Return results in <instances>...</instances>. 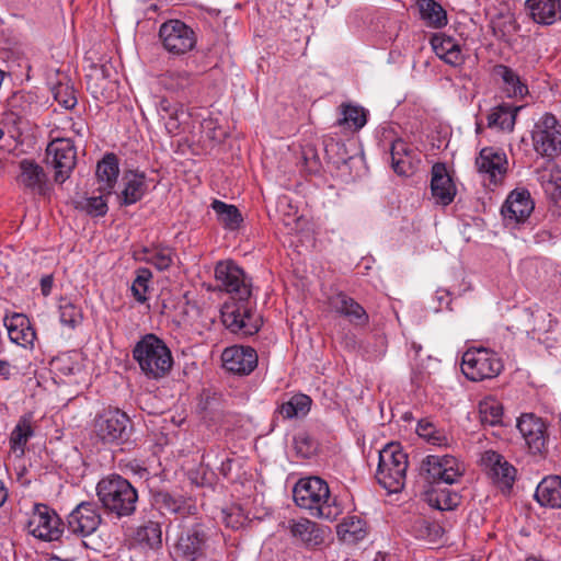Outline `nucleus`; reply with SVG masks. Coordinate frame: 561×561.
I'll return each mask as SVG.
<instances>
[{
	"label": "nucleus",
	"instance_id": "obj_1",
	"mask_svg": "<svg viewBox=\"0 0 561 561\" xmlns=\"http://www.w3.org/2000/svg\"><path fill=\"white\" fill-rule=\"evenodd\" d=\"M293 497L296 505L308 511L312 517L334 519L340 514L328 483L319 477L299 479L294 486Z\"/></svg>",
	"mask_w": 561,
	"mask_h": 561
},
{
	"label": "nucleus",
	"instance_id": "obj_2",
	"mask_svg": "<svg viewBox=\"0 0 561 561\" xmlns=\"http://www.w3.org/2000/svg\"><path fill=\"white\" fill-rule=\"evenodd\" d=\"M133 357L148 379H161L169 374L173 357L165 342L156 334L144 335L133 348Z\"/></svg>",
	"mask_w": 561,
	"mask_h": 561
},
{
	"label": "nucleus",
	"instance_id": "obj_3",
	"mask_svg": "<svg viewBox=\"0 0 561 561\" xmlns=\"http://www.w3.org/2000/svg\"><path fill=\"white\" fill-rule=\"evenodd\" d=\"M96 494L103 507L117 517H128L136 511L138 492L119 474H108L101 479Z\"/></svg>",
	"mask_w": 561,
	"mask_h": 561
},
{
	"label": "nucleus",
	"instance_id": "obj_4",
	"mask_svg": "<svg viewBox=\"0 0 561 561\" xmlns=\"http://www.w3.org/2000/svg\"><path fill=\"white\" fill-rule=\"evenodd\" d=\"M408 467V454L402 446L399 443L387 444L379 451L376 479L388 492L397 493L405 484Z\"/></svg>",
	"mask_w": 561,
	"mask_h": 561
},
{
	"label": "nucleus",
	"instance_id": "obj_5",
	"mask_svg": "<svg viewBox=\"0 0 561 561\" xmlns=\"http://www.w3.org/2000/svg\"><path fill=\"white\" fill-rule=\"evenodd\" d=\"M502 369V359L489 348H469L462 355L461 371L469 380L492 379L500 375Z\"/></svg>",
	"mask_w": 561,
	"mask_h": 561
},
{
	"label": "nucleus",
	"instance_id": "obj_6",
	"mask_svg": "<svg viewBox=\"0 0 561 561\" xmlns=\"http://www.w3.org/2000/svg\"><path fill=\"white\" fill-rule=\"evenodd\" d=\"M535 151L546 158L561 156V124L551 113L542 114L531 130Z\"/></svg>",
	"mask_w": 561,
	"mask_h": 561
},
{
	"label": "nucleus",
	"instance_id": "obj_7",
	"mask_svg": "<svg viewBox=\"0 0 561 561\" xmlns=\"http://www.w3.org/2000/svg\"><path fill=\"white\" fill-rule=\"evenodd\" d=\"M131 425L128 415L119 409H107L98 414L93 432L104 444H122L128 439Z\"/></svg>",
	"mask_w": 561,
	"mask_h": 561
},
{
	"label": "nucleus",
	"instance_id": "obj_8",
	"mask_svg": "<svg viewBox=\"0 0 561 561\" xmlns=\"http://www.w3.org/2000/svg\"><path fill=\"white\" fill-rule=\"evenodd\" d=\"M159 38L163 48L173 56H183L196 46V34L180 20H169L161 24Z\"/></svg>",
	"mask_w": 561,
	"mask_h": 561
},
{
	"label": "nucleus",
	"instance_id": "obj_9",
	"mask_svg": "<svg viewBox=\"0 0 561 561\" xmlns=\"http://www.w3.org/2000/svg\"><path fill=\"white\" fill-rule=\"evenodd\" d=\"M215 279L221 290L232 295L240 301L251 296V283L243 270L232 261L218 262L215 267Z\"/></svg>",
	"mask_w": 561,
	"mask_h": 561
},
{
	"label": "nucleus",
	"instance_id": "obj_10",
	"mask_svg": "<svg viewBox=\"0 0 561 561\" xmlns=\"http://www.w3.org/2000/svg\"><path fill=\"white\" fill-rule=\"evenodd\" d=\"M30 535L45 541L58 540L64 525L58 514L45 504H36L26 525Z\"/></svg>",
	"mask_w": 561,
	"mask_h": 561
},
{
	"label": "nucleus",
	"instance_id": "obj_11",
	"mask_svg": "<svg viewBox=\"0 0 561 561\" xmlns=\"http://www.w3.org/2000/svg\"><path fill=\"white\" fill-rule=\"evenodd\" d=\"M46 161L55 169V180L65 182L76 165L77 152L72 140L56 138L46 148Z\"/></svg>",
	"mask_w": 561,
	"mask_h": 561
},
{
	"label": "nucleus",
	"instance_id": "obj_12",
	"mask_svg": "<svg viewBox=\"0 0 561 561\" xmlns=\"http://www.w3.org/2000/svg\"><path fill=\"white\" fill-rule=\"evenodd\" d=\"M210 542L208 529L202 524H195L179 537L175 552L186 561H197L206 556Z\"/></svg>",
	"mask_w": 561,
	"mask_h": 561
},
{
	"label": "nucleus",
	"instance_id": "obj_13",
	"mask_svg": "<svg viewBox=\"0 0 561 561\" xmlns=\"http://www.w3.org/2000/svg\"><path fill=\"white\" fill-rule=\"evenodd\" d=\"M224 325L233 333L252 335L260 329V319L244 304L227 302L221 308Z\"/></svg>",
	"mask_w": 561,
	"mask_h": 561
},
{
	"label": "nucleus",
	"instance_id": "obj_14",
	"mask_svg": "<svg viewBox=\"0 0 561 561\" xmlns=\"http://www.w3.org/2000/svg\"><path fill=\"white\" fill-rule=\"evenodd\" d=\"M423 468L434 482L454 484L465 472V466L451 455H430L423 461Z\"/></svg>",
	"mask_w": 561,
	"mask_h": 561
},
{
	"label": "nucleus",
	"instance_id": "obj_15",
	"mask_svg": "<svg viewBox=\"0 0 561 561\" xmlns=\"http://www.w3.org/2000/svg\"><path fill=\"white\" fill-rule=\"evenodd\" d=\"M481 466L492 482L502 491H510L516 479V469L501 454L486 450L481 455Z\"/></svg>",
	"mask_w": 561,
	"mask_h": 561
},
{
	"label": "nucleus",
	"instance_id": "obj_16",
	"mask_svg": "<svg viewBox=\"0 0 561 561\" xmlns=\"http://www.w3.org/2000/svg\"><path fill=\"white\" fill-rule=\"evenodd\" d=\"M102 516L95 502H81L68 515V530L75 535L87 537L100 526Z\"/></svg>",
	"mask_w": 561,
	"mask_h": 561
},
{
	"label": "nucleus",
	"instance_id": "obj_17",
	"mask_svg": "<svg viewBox=\"0 0 561 561\" xmlns=\"http://www.w3.org/2000/svg\"><path fill=\"white\" fill-rule=\"evenodd\" d=\"M476 167L484 181L497 185L502 183L507 172L506 154L492 147H485L476 158Z\"/></svg>",
	"mask_w": 561,
	"mask_h": 561
},
{
	"label": "nucleus",
	"instance_id": "obj_18",
	"mask_svg": "<svg viewBox=\"0 0 561 561\" xmlns=\"http://www.w3.org/2000/svg\"><path fill=\"white\" fill-rule=\"evenodd\" d=\"M221 362L227 371L245 376L257 366V354L250 346L233 345L224 350Z\"/></svg>",
	"mask_w": 561,
	"mask_h": 561
},
{
	"label": "nucleus",
	"instance_id": "obj_19",
	"mask_svg": "<svg viewBox=\"0 0 561 561\" xmlns=\"http://www.w3.org/2000/svg\"><path fill=\"white\" fill-rule=\"evenodd\" d=\"M517 428L531 454L537 455L545 450L547 425L540 417L533 413L522 414L517 420Z\"/></svg>",
	"mask_w": 561,
	"mask_h": 561
},
{
	"label": "nucleus",
	"instance_id": "obj_20",
	"mask_svg": "<svg viewBox=\"0 0 561 561\" xmlns=\"http://www.w3.org/2000/svg\"><path fill=\"white\" fill-rule=\"evenodd\" d=\"M288 530L293 538L300 541L308 549H316L323 545L329 535L328 527L304 517L290 519Z\"/></svg>",
	"mask_w": 561,
	"mask_h": 561
},
{
	"label": "nucleus",
	"instance_id": "obj_21",
	"mask_svg": "<svg viewBox=\"0 0 561 561\" xmlns=\"http://www.w3.org/2000/svg\"><path fill=\"white\" fill-rule=\"evenodd\" d=\"M431 193L435 204L447 206L457 194V187L445 163L437 162L431 170Z\"/></svg>",
	"mask_w": 561,
	"mask_h": 561
},
{
	"label": "nucleus",
	"instance_id": "obj_22",
	"mask_svg": "<svg viewBox=\"0 0 561 561\" xmlns=\"http://www.w3.org/2000/svg\"><path fill=\"white\" fill-rule=\"evenodd\" d=\"M535 204L530 193L525 190H514L502 206V215L507 224H523L530 216Z\"/></svg>",
	"mask_w": 561,
	"mask_h": 561
},
{
	"label": "nucleus",
	"instance_id": "obj_23",
	"mask_svg": "<svg viewBox=\"0 0 561 561\" xmlns=\"http://www.w3.org/2000/svg\"><path fill=\"white\" fill-rule=\"evenodd\" d=\"M328 304L332 311L346 318L353 325L365 327L369 321L366 310L352 297L342 291L330 296Z\"/></svg>",
	"mask_w": 561,
	"mask_h": 561
},
{
	"label": "nucleus",
	"instance_id": "obj_24",
	"mask_svg": "<svg viewBox=\"0 0 561 561\" xmlns=\"http://www.w3.org/2000/svg\"><path fill=\"white\" fill-rule=\"evenodd\" d=\"M390 154L391 167L399 175L412 174L420 163L416 151L402 139L392 142Z\"/></svg>",
	"mask_w": 561,
	"mask_h": 561
},
{
	"label": "nucleus",
	"instance_id": "obj_25",
	"mask_svg": "<svg viewBox=\"0 0 561 561\" xmlns=\"http://www.w3.org/2000/svg\"><path fill=\"white\" fill-rule=\"evenodd\" d=\"M4 325L11 342L24 348H32L36 339V333L30 319L22 313H14L4 319Z\"/></svg>",
	"mask_w": 561,
	"mask_h": 561
},
{
	"label": "nucleus",
	"instance_id": "obj_26",
	"mask_svg": "<svg viewBox=\"0 0 561 561\" xmlns=\"http://www.w3.org/2000/svg\"><path fill=\"white\" fill-rule=\"evenodd\" d=\"M530 19L540 25H552L561 20V0H526Z\"/></svg>",
	"mask_w": 561,
	"mask_h": 561
},
{
	"label": "nucleus",
	"instance_id": "obj_27",
	"mask_svg": "<svg viewBox=\"0 0 561 561\" xmlns=\"http://www.w3.org/2000/svg\"><path fill=\"white\" fill-rule=\"evenodd\" d=\"M20 174L16 178L18 184L25 190L36 194H44L46 191L47 176L43 168L33 160L24 159L20 162Z\"/></svg>",
	"mask_w": 561,
	"mask_h": 561
},
{
	"label": "nucleus",
	"instance_id": "obj_28",
	"mask_svg": "<svg viewBox=\"0 0 561 561\" xmlns=\"http://www.w3.org/2000/svg\"><path fill=\"white\" fill-rule=\"evenodd\" d=\"M431 45L436 56L453 67H460L465 61L461 46L450 36L435 34L431 38Z\"/></svg>",
	"mask_w": 561,
	"mask_h": 561
},
{
	"label": "nucleus",
	"instance_id": "obj_29",
	"mask_svg": "<svg viewBox=\"0 0 561 561\" xmlns=\"http://www.w3.org/2000/svg\"><path fill=\"white\" fill-rule=\"evenodd\" d=\"M154 504L163 514L185 517L196 513V506L191 500L182 495H173L169 492H158L154 495Z\"/></svg>",
	"mask_w": 561,
	"mask_h": 561
},
{
	"label": "nucleus",
	"instance_id": "obj_30",
	"mask_svg": "<svg viewBox=\"0 0 561 561\" xmlns=\"http://www.w3.org/2000/svg\"><path fill=\"white\" fill-rule=\"evenodd\" d=\"M339 539L346 545L364 540L368 534L367 523L357 515H348L336 525Z\"/></svg>",
	"mask_w": 561,
	"mask_h": 561
},
{
	"label": "nucleus",
	"instance_id": "obj_31",
	"mask_svg": "<svg viewBox=\"0 0 561 561\" xmlns=\"http://www.w3.org/2000/svg\"><path fill=\"white\" fill-rule=\"evenodd\" d=\"M157 110L160 117L164 121L168 133L170 135H178L182 123L187 117L184 106L178 102L162 98L158 103Z\"/></svg>",
	"mask_w": 561,
	"mask_h": 561
},
{
	"label": "nucleus",
	"instance_id": "obj_32",
	"mask_svg": "<svg viewBox=\"0 0 561 561\" xmlns=\"http://www.w3.org/2000/svg\"><path fill=\"white\" fill-rule=\"evenodd\" d=\"M119 173L118 161L115 154H106L96 165L98 191L102 194H112Z\"/></svg>",
	"mask_w": 561,
	"mask_h": 561
},
{
	"label": "nucleus",
	"instance_id": "obj_33",
	"mask_svg": "<svg viewBox=\"0 0 561 561\" xmlns=\"http://www.w3.org/2000/svg\"><path fill=\"white\" fill-rule=\"evenodd\" d=\"M535 499L542 506L561 508V477L549 476L537 485Z\"/></svg>",
	"mask_w": 561,
	"mask_h": 561
},
{
	"label": "nucleus",
	"instance_id": "obj_34",
	"mask_svg": "<svg viewBox=\"0 0 561 561\" xmlns=\"http://www.w3.org/2000/svg\"><path fill=\"white\" fill-rule=\"evenodd\" d=\"M174 251L165 245L145 247L136 253V259L153 265L159 271L168 270L174 262Z\"/></svg>",
	"mask_w": 561,
	"mask_h": 561
},
{
	"label": "nucleus",
	"instance_id": "obj_35",
	"mask_svg": "<svg viewBox=\"0 0 561 561\" xmlns=\"http://www.w3.org/2000/svg\"><path fill=\"white\" fill-rule=\"evenodd\" d=\"M124 188L121 194L122 204L133 205L140 201L147 192L144 173L129 171L123 178Z\"/></svg>",
	"mask_w": 561,
	"mask_h": 561
},
{
	"label": "nucleus",
	"instance_id": "obj_36",
	"mask_svg": "<svg viewBox=\"0 0 561 561\" xmlns=\"http://www.w3.org/2000/svg\"><path fill=\"white\" fill-rule=\"evenodd\" d=\"M522 106L501 104L492 108L488 115V126L502 131H512L515 126L516 116Z\"/></svg>",
	"mask_w": 561,
	"mask_h": 561
},
{
	"label": "nucleus",
	"instance_id": "obj_37",
	"mask_svg": "<svg viewBox=\"0 0 561 561\" xmlns=\"http://www.w3.org/2000/svg\"><path fill=\"white\" fill-rule=\"evenodd\" d=\"M34 436V427L30 416H22L10 435V449L16 457L25 454L28 440Z\"/></svg>",
	"mask_w": 561,
	"mask_h": 561
},
{
	"label": "nucleus",
	"instance_id": "obj_38",
	"mask_svg": "<svg viewBox=\"0 0 561 561\" xmlns=\"http://www.w3.org/2000/svg\"><path fill=\"white\" fill-rule=\"evenodd\" d=\"M538 181L546 194L556 203L561 202V169L553 163L537 170Z\"/></svg>",
	"mask_w": 561,
	"mask_h": 561
},
{
	"label": "nucleus",
	"instance_id": "obj_39",
	"mask_svg": "<svg viewBox=\"0 0 561 561\" xmlns=\"http://www.w3.org/2000/svg\"><path fill=\"white\" fill-rule=\"evenodd\" d=\"M494 75L502 79L503 89L508 98L524 96L528 93V88L522 82L519 76L505 65L494 67Z\"/></svg>",
	"mask_w": 561,
	"mask_h": 561
},
{
	"label": "nucleus",
	"instance_id": "obj_40",
	"mask_svg": "<svg viewBox=\"0 0 561 561\" xmlns=\"http://www.w3.org/2000/svg\"><path fill=\"white\" fill-rule=\"evenodd\" d=\"M51 365L57 374L62 377L75 378V382H79V377L83 374L82 364L77 352L57 356Z\"/></svg>",
	"mask_w": 561,
	"mask_h": 561
},
{
	"label": "nucleus",
	"instance_id": "obj_41",
	"mask_svg": "<svg viewBox=\"0 0 561 561\" xmlns=\"http://www.w3.org/2000/svg\"><path fill=\"white\" fill-rule=\"evenodd\" d=\"M416 434L428 444L437 447H447L450 444L449 435L438 428L431 420L422 419L417 422Z\"/></svg>",
	"mask_w": 561,
	"mask_h": 561
},
{
	"label": "nucleus",
	"instance_id": "obj_42",
	"mask_svg": "<svg viewBox=\"0 0 561 561\" xmlns=\"http://www.w3.org/2000/svg\"><path fill=\"white\" fill-rule=\"evenodd\" d=\"M421 19L431 27H443L447 24L446 11L434 0H419Z\"/></svg>",
	"mask_w": 561,
	"mask_h": 561
},
{
	"label": "nucleus",
	"instance_id": "obj_43",
	"mask_svg": "<svg viewBox=\"0 0 561 561\" xmlns=\"http://www.w3.org/2000/svg\"><path fill=\"white\" fill-rule=\"evenodd\" d=\"M311 399L307 394H294L288 401L284 402L278 412L283 419L290 420L294 417H302L308 414L311 408Z\"/></svg>",
	"mask_w": 561,
	"mask_h": 561
},
{
	"label": "nucleus",
	"instance_id": "obj_44",
	"mask_svg": "<svg viewBox=\"0 0 561 561\" xmlns=\"http://www.w3.org/2000/svg\"><path fill=\"white\" fill-rule=\"evenodd\" d=\"M341 117L337 123L340 126H346L350 129L358 130L367 123V112L364 107L352 104H342L340 106Z\"/></svg>",
	"mask_w": 561,
	"mask_h": 561
},
{
	"label": "nucleus",
	"instance_id": "obj_45",
	"mask_svg": "<svg viewBox=\"0 0 561 561\" xmlns=\"http://www.w3.org/2000/svg\"><path fill=\"white\" fill-rule=\"evenodd\" d=\"M479 415L482 424L497 425L503 417V405L494 397H486L479 402Z\"/></svg>",
	"mask_w": 561,
	"mask_h": 561
},
{
	"label": "nucleus",
	"instance_id": "obj_46",
	"mask_svg": "<svg viewBox=\"0 0 561 561\" xmlns=\"http://www.w3.org/2000/svg\"><path fill=\"white\" fill-rule=\"evenodd\" d=\"M211 208L216 213L218 221L227 229L234 230L242 221L241 214L234 205L215 199L211 203Z\"/></svg>",
	"mask_w": 561,
	"mask_h": 561
},
{
	"label": "nucleus",
	"instance_id": "obj_47",
	"mask_svg": "<svg viewBox=\"0 0 561 561\" xmlns=\"http://www.w3.org/2000/svg\"><path fill=\"white\" fill-rule=\"evenodd\" d=\"M159 82L164 89L178 92L190 87L192 78L185 70H169L160 76Z\"/></svg>",
	"mask_w": 561,
	"mask_h": 561
},
{
	"label": "nucleus",
	"instance_id": "obj_48",
	"mask_svg": "<svg viewBox=\"0 0 561 561\" xmlns=\"http://www.w3.org/2000/svg\"><path fill=\"white\" fill-rule=\"evenodd\" d=\"M151 278L152 273L149 268L141 267L136 271V277L131 283L130 290L139 304H145L148 300L147 294Z\"/></svg>",
	"mask_w": 561,
	"mask_h": 561
},
{
	"label": "nucleus",
	"instance_id": "obj_49",
	"mask_svg": "<svg viewBox=\"0 0 561 561\" xmlns=\"http://www.w3.org/2000/svg\"><path fill=\"white\" fill-rule=\"evenodd\" d=\"M59 318L64 325L75 329L81 324L83 314L80 307L68 299H61L59 304Z\"/></svg>",
	"mask_w": 561,
	"mask_h": 561
},
{
	"label": "nucleus",
	"instance_id": "obj_50",
	"mask_svg": "<svg viewBox=\"0 0 561 561\" xmlns=\"http://www.w3.org/2000/svg\"><path fill=\"white\" fill-rule=\"evenodd\" d=\"M55 100L65 108L71 110L77 105L73 87L69 82H59L53 88Z\"/></svg>",
	"mask_w": 561,
	"mask_h": 561
},
{
	"label": "nucleus",
	"instance_id": "obj_51",
	"mask_svg": "<svg viewBox=\"0 0 561 561\" xmlns=\"http://www.w3.org/2000/svg\"><path fill=\"white\" fill-rule=\"evenodd\" d=\"M430 504L439 511L454 510L459 502V497L456 493L449 491H434L428 497Z\"/></svg>",
	"mask_w": 561,
	"mask_h": 561
},
{
	"label": "nucleus",
	"instance_id": "obj_52",
	"mask_svg": "<svg viewBox=\"0 0 561 561\" xmlns=\"http://www.w3.org/2000/svg\"><path fill=\"white\" fill-rule=\"evenodd\" d=\"M105 195L101 193L100 196L87 197L79 202V206L91 216H104L108 209L107 203L104 199Z\"/></svg>",
	"mask_w": 561,
	"mask_h": 561
},
{
	"label": "nucleus",
	"instance_id": "obj_53",
	"mask_svg": "<svg viewBox=\"0 0 561 561\" xmlns=\"http://www.w3.org/2000/svg\"><path fill=\"white\" fill-rule=\"evenodd\" d=\"M531 323L533 332H548L552 329L554 319L551 313L543 309H536L528 313Z\"/></svg>",
	"mask_w": 561,
	"mask_h": 561
},
{
	"label": "nucleus",
	"instance_id": "obj_54",
	"mask_svg": "<svg viewBox=\"0 0 561 561\" xmlns=\"http://www.w3.org/2000/svg\"><path fill=\"white\" fill-rule=\"evenodd\" d=\"M295 445L297 451L304 457H307L312 451L310 439L305 435L295 437Z\"/></svg>",
	"mask_w": 561,
	"mask_h": 561
},
{
	"label": "nucleus",
	"instance_id": "obj_55",
	"mask_svg": "<svg viewBox=\"0 0 561 561\" xmlns=\"http://www.w3.org/2000/svg\"><path fill=\"white\" fill-rule=\"evenodd\" d=\"M149 535H152L154 538L160 541L161 530L157 524L150 523L149 525L142 527L138 531V536L140 537H149Z\"/></svg>",
	"mask_w": 561,
	"mask_h": 561
},
{
	"label": "nucleus",
	"instance_id": "obj_56",
	"mask_svg": "<svg viewBox=\"0 0 561 561\" xmlns=\"http://www.w3.org/2000/svg\"><path fill=\"white\" fill-rule=\"evenodd\" d=\"M54 278L51 275L43 276L41 279V290L44 296H48L51 293Z\"/></svg>",
	"mask_w": 561,
	"mask_h": 561
},
{
	"label": "nucleus",
	"instance_id": "obj_57",
	"mask_svg": "<svg viewBox=\"0 0 561 561\" xmlns=\"http://www.w3.org/2000/svg\"><path fill=\"white\" fill-rule=\"evenodd\" d=\"M70 130L78 137H83L85 131V123L82 119L77 122L70 121Z\"/></svg>",
	"mask_w": 561,
	"mask_h": 561
},
{
	"label": "nucleus",
	"instance_id": "obj_58",
	"mask_svg": "<svg viewBox=\"0 0 561 561\" xmlns=\"http://www.w3.org/2000/svg\"><path fill=\"white\" fill-rule=\"evenodd\" d=\"M435 298L438 301V308L436 310L443 309V305H445L446 308H448L450 304L449 294L446 290H437Z\"/></svg>",
	"mask_w": 561,
	"mask_h": 561
},
{
	"label": "nucleus",
	"instance_id": "obj_59",
	"mask_svg": "<svg viewBox=\"0 0 561 561\" xmlns=\"http://www.w3.org/2000/svg\"><path fill=\"white\" fill-rule=\"evenodd\" d=\"M231 462H232V460L230 458H226L225 460L221 461L220 472L225 477H227L231 470Z\"/></svg>",
	"mask_w": 561,
	"mask_h": 561
},
{
	"label": "nucleus",
	"instance_id": "obj_60",
	"mask_svg": "<svg viewBox=\"0 0 561 561\" xmlns=\"http://www.w3.org/2000/svg\"><path fill=\"white\" fill-rule=\"evenodd\" d=\"M224 514H225L224 522L227 524V526L232 527V528H238L241 525L240 520H232L231 514H227L226 512H224Z\"/></svg>",
	"mask_w": 561,
	"mask_h": 561
},
{
	"label": "nucleus",
	"instance_id": "obj_61",
	"mask_svg": "<svg viewBox=\"0 0 561 561\" xmlns=\"http://www.w3.org/2000/svg\"><path fill=\"white\" fill-rule=\"evenodd\" d=\"M10 375V365L4 360H0V376L8 378Z\"/></svg>",
	"mask_w": 561,
	"mask_h": 561
},
{
	"label": "nucleus",
	"instance_id": "obj_62",
	"mask_svg": "<svg viewBox=\"0 0 561 561\" xmlns=\"http://www.w3.org/2000/svg\"><path fill=\"white\" fill-rule=\"evenodd\" d=\"M7 497H8L7 489L3 484V482L0 480V506H2V504L5 502Z\"/></svg>",
	"mask_w": 561,
	"mask_h": 561
},
{
	"label": "nucleus",
	"instance_id": "obj_63",
	"mask_svg": "<svg viewBox=\"0 0 561 561\" xmlns=\"http://www.w3.org/2000/svg\"><path fill=\"white\" fill-rule=\"evenodd\" d=\"M94 70H95L96 72H100L102 76H104V67H103V66H102V67H100V68H94Z\"/></svg>",
	"mask_w": 561,
	"mask_h": 561
},
{
	"label": "nucleus",
	"instance_id": "obj_64",
	"mask_svg": "<svg viewBox=\"0 0 561 561\" xmlns=\"http://www.w3.org/2000/svg\"><path fill=\"white\" fill-rule=\"evenodd\" d=\"M2 135H3V133H2V130L0 129V138L2 137Z\"/></svg>",
	"mask_w": 561,
	"mask_h": 561
}]
</instances>
